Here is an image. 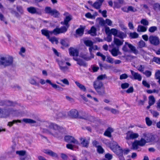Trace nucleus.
<instances>
[{"mask_svg":"<svg viewBox=\"0 0 160 160\" xmlns=\"http://www.w3.org/2000/svg\"><path fill=\"white\" fill-rule=\"evenodd\" d=\"M98 49V47L96 45L93 46L92 45L89 49V51L90 52V55L91 56V58H94V55L92 53V50H97Z\"/></svg>","mask_w":160,"mask_h":160,"instance_id":"nucleus-30","label":"nucleus"},{"mask_svg":"<svg viewBox=\"0 0 160 160\" xmlns=\"http://www.w3.org/2000/svg\"><path fill=\"white\" fill-rule=\"evenodd\" d=\"M16 153L19 155L20 158L24 157L25 155H26V152L24 150L17 151L16 152Z\"/></svg>","mask_w":160,"mask_h":160,"instance_id":"nucleus-32","label":"nucleus"},{"mask_svg":"<svg viewBox=\"0 0 160 160\" xmlns=\"http://www.w3.org/2000/svg\"><path fill=\"white\" fill-rule=\"evenodd\" d=\"M105 158H106L107 159H108L109 160H111L112 159V156L111 154L109 153H108L106 154L105 155Z\"/></svg>","mask_w":160,"mask_h":160,"instance_id":"nucleus-64","label":"nucleus"},{"mask_svg":"<svg viewBox=\"0 0 160 160\" xmlns=\"http://www.w3.org/2000/svg\"><path fill=\"white\" fill-rule=\"evenodd\" d=\"M43 152L45 153H46L52 157L56 158H58V156L56 153L54 152L51 150L48 149H44L43 150Z\"/></svg>","mask_w":160,"mask_h":160,"instance_id":"nucleus-19","label":"nucleus"},{"mask_svg":"<svg viewBox=\"0 0 160 160\" xmlns=\"http://www.w3.org/2000/svg\"><path fill=\"white\" fill-rule=\"evenodd\" d=\"M128 47L130 49L131 51L135 54H137L138 53V51L136 49V47L127 42H125V44L122 48V50L124 52H128L129 50L128 48Z\"/></svg>","mask_w":160,"mask_h":160,"instance_id":"nucleus-5","label":"nucleus"},{"mask_svg":"<svg viewBox=\"0 0 160 160\" xmlns=\"http://www.w3.org/2000/svg\"><path fill=\"white\" fill-rule=\"evenodd\" d=\"M13 58L8 55H0V69H2L13 65Z\"/></svg>","mask_w":160,"mask_h":160,"instance_id":"nucleus-3","label":"nucleus"},{"mask_svg":"<svg viewBox=\"0 0 160 160\" xmlns=\"http://www.w3.org/2000/svg\"><path fill=\"white\" fill-rule=\"evenodd\" d=\"M144 141V145L146 143H150L154 144L158 140V136L151 133H145L142 134V138L141 139Z\"/></svg>","mask_w":160,"mask_h":160,"instance_id":"nucleus-4","label":"nucleus"},{"mask_svg":"<svg viewBox=\"0 0 160 160\" xmlns=\"http://www.w3.org/2000/svg\"><path fill=\"white\" fill-rule=\"evenodd\" d=\"M152 62H155L158 64H160V58L154 57L152 59Z\"/></svg>","mask_w":160,"mask_h":160,"instance_id":"nucleus-50","label":"nucleus"},{"mask_svg":"<svg viewBox=\"0 0 160 160\" xmlns=\"http://www.w3.org/2000/svg\"><path fill=\"white\" fill-rule=\"evenodd\" d=\"M46 82L51 85L54 89H56L59 88V86L55 84L52 83L49 80L47 79L46 80Z\"/></svg>","mask_w":160,"mask_h":160,"instance_id":"nucleus-39","label":"nucleus"},{"mask_svg":"<svg viewBox=\"0 0 160 160\" xmlns=\"http://www.w3.org/2000/svg\"><path fill=\"white\" fill-rule=\"evenodd\" d=\"M80 143L83 147L88 148L89 143V140H87L86 138L81 137L80 138Z\"/></svg>","mask_w":160,"mask_h":160,"instance_id":"nucleus-13","label":"nucleus"},{"mask_svg":"<svg viewBox=\"0 0 160 160\" xmlns=\"http://www.w3.org/2000/svg\"><path fill=\"white\" fill-rule=\"evenodd\" d=\"M113 131V129L111 128H108L104 133V135L109 137H111V133Z\"/></svg>","mask_w":160,"mask_h":160,"instance_id":"nucleus-24","label":"nucleus"},{"mask_svg":"<svg viewBox=\"0 0 160 160\" xmlns=\"http://www.w3.org/2000/svg\"><path fill=\"white\" fill-rule=\"evenodd\" d=\"M111 34H112L114 36H116L118 34V30L115 28H112L111 29Z\"/></svg>","mask_w":160,"mask_h":160,"instance_id":"nucleus-52","label":"nucleus"},{"mask_svg":"<svg viewBox=\"0 0 160 160\" xmlns=\"http://www.w3.org/2000/svg\"><path fill=\"white\" fill-rule=\"evenodd\" d=\"M125 138L127 140L133 139L138 137L139 135L137 133H134L132 131H128L126 133Z\"/></svg>","mask_w":160,"mask_h":160,"instance_id":"nucleus-10","label":"nucleus"},{"mask_svg":"<svg viewBox=\"0 0 160 160\" xmlns=\"http://www.w3.org/2000/svg\"><path fill=\"white\" fill-rule=\"evenodd\" d=\"M22 121L26 123L33 124L34 125L37 123L36 121L29 118H23Z\"/></svg>","mask_w":160,"mask_h":160,"instance_id":"nucleus-23","label":"nucleus"},{"mask_svg":"<svg viewBox=\"0 0 160 160\" xmlns=\"http://www.w3.org/2000/svg\"><path fill=\"white\" fill-rule=\"evenodd\" d=\"M146 43L143 40L140 41L138 44V48H142L145 46Z\"/></svg>","mask_w":160,"mask_h":160,"instance_id":"nucleus-33","label":"nucleus"},{"mask_svg":"<svg viewBox=\"0 0 160 160\" xmlns=\"http://www.w3.org/2000/svg\"><path fill=\"white\" fill-rule=\"evenodd\" d=\"M0 20L1 21L4 22L5 24H7V22L6 21L5 18L4 16L1 13H0Z\"/></svg>","mask_w":160,"mask_h":160,"instance_id":"nucleus-55","label":"nucleus"},{"mask_svg":"<svg viewBox=\"0 0 160 160\" xmlns=\"http://www.w3.org/2000/svg\"><path fill=\"white\" fill-rule=\"evenodd\" d=\"M42 126L43 132L49 133L57 138L62 137L64 132L62 127L52 122H42Z\"/></svg>","mask_w":160,"mask_h":160,"instance_id":"nucleus-1","label":"nucleus"},{"mask_svg":"<svg viewBox=\"0 0 160 160\" xmlns=\"http://www.w3.org/2000/svg\"><path fill=\"white\" fill-rule=\"evenodd\" d=\"M103 86V84L100 81L97 80L94 82V86L95 89H100Z\"/></svg>","mask_w":160,"mask_h":160,"instance_id":"nucleus-21","label":"nucleus"},{"mask_svg":"<svg viewBox=\"0 0 160 160\" xmlns=\"http://www.w3.org/2000/svg\"><path fill=\"white\" fill-rule=\"evenodd\" d=\"M80 57L87 61L89 60H91V58H91V55L90 57H89L87 56L86 54L82 53H81L80 54Z\"/></svg>","mask_w":160,"mask_h":160,"instance_id":"nucleus-31","label":"nucleus"},{"mask_svg":"<svg viewBox=\"0 0 160 160\" xmlns=\"http://www.w3.org/2000/svg\"><path fill=\"white\" fill-rule=\"evenodd\" d=\"M128 78V75L124 73L122 74L120 76V79L121 80L126 79Z\"/></svg>","mask_w":160,"mask_h":160,"instance_id":"nucleus-60","label":"nucleus"},{"mask_svg":"<svg viewBox=\"0 0 160 160\" xmlns=\"http://www.w3.org/2000/svg\"><path fill=\"white\" fill-rule=\"evenodd\" d=\"M104 1V0H97L93 4H92V6L95 8L99 9L100 8Z\"/></svg>","mask_w":160,"mask_h":160,"instance_id":"nucleus-16","label":"nucleus"},{"mask_svg":"<svg viewBox=\"0 0 160 160\" xmlns=\"http://www.w3.org/2000/svg\"><path fill=\"white\" fill-rule=\"evenodd\" d=\"M124 41L122 39L120 40L115 37L113 38V42L118 47L123 44Z\"/></svg>","mask_w":160,"mask_h":160,"instance_id":"nucleus-18","label":"nucleus"},{"mask_svg":"<svg viewBox=\"0 0 160 160\" xmlns=\"http://www.w3.org/2000/svg\"><path fill=\"white\" fill-rule=\"evenodd\" d=\"M132 75L133 78L135 80H138L139 81H141L142 79V77L141 75L138 72H136L132 70H130Z\"/></svg>","mask_w":160,"mask_h":160,"instance_id":"nucleus-17","label":"nucleus"},{"mask_svg":"<svg viewBox=\"0 0 160 160\" xmlns=\"http://www.w3.org/2000/svg\"><path fill=\"white\" fill-rule=\"evenodd\" d=\"M18 122L21 123V120H13L12 122H8V125L9 126H10V127H11L12 126V125L14 123H18Z\"/></svg>","mask_w":160,"mask_h":160,"instance_id":"nucleus-40","label":"nucleus"},{"mask_svg":"<svg viewBox=\"0 0 160 160\" xmlns=\"http://www.w3.org/2000/svg\"><path fill=\"white\" fill-rule=\"evenodd\" d=\"M143 73L147 77H150L151 75V72L149 71H146Z\"/></svg>","mask_w":160,"mask_h":160,"instance_id":"nucleus-63","label":"nucleus"},{"mask_svg":"<svg viewBox=\"0 0 160 160\" xmlns=\"http://www.w3.org/2000/svg\"><path fill=\"white\" fill-rule=\"evenodd\" d=\"M60 69L63 72H65L69 69L68 67L66 66V65L68 66H71V64L68 62H66L64 60H61L58 61Z\"/></svg>","mask_w":160,"mask_h":160,"instance_id":"nucleus-6","label":"nucleus"},{"mask_svg":"<svg viewBox=\"0 0 160 160\" xmlns=\"http://www.w3.org/2000/svg\"><path fill=\"white\" fill-rule=\"evenodd\" d=\"M130 36L132 38H137L138 37V34L136 32H131L130 33Z\"/></svg>","mask_w":160,"mask_h":160,"instance_id":"nucleus-44","label":"nucleus"},{"mask_svg":"<svg viewBox=\"0 0 160 160\" xmlns=\"http://www.w3.org/2000/svg\"><path fill=\"white\" fill-rule=\"evenodd\" d=\"M129 86V84L126 82L122 84L121 85V88L122 89H126L128 88Z\"/></svg>","mask_w":160,"mask_h":160,"instance_id":"nucleus-57","label":"nucleus"},{"mask_svg":"<svg viewBox=\"0 0 160 160\" xmlns=\"http://www.w3.org/2000/svg\"><path fill=\"white\" fill-rule=\"evenodd\" d=\"M137 11V9L134 8L132 6H129L127 8V10H124V11L127 12H128L130 11L134 12Z\"/></svg>","mask_w":160,"mask_h":160,"instance_id":"nucleus-42","label":"nucleus"},{"mask_svg":"<svg viewBox=\"0 0 160 160\" xmlns=\"http://www.w3.org/2000/svg\"><path fill=\"white\" fill-rule=\"evenodd\" d=\"M148 40L150 43L154 46H157L160 43L159 38L156 36L152 35L150 36Z\"/></svg>","mask_w":160,"mask_h":160,"instance_id":"nucleus-8","label":"nucleus"},{"mask_svg":"<svg viewBox=\"0 0 160 160\" xmlns=\"http://www.w3.org/2000/svg\"><path fill=\"white\" fill-rule=\"evenodd\" d=\"M68 114L72 118H82L81 117L79 116V113L76 109H73L71 110L68 112Z\"/></svg>","mask_w":160,"mask_h":160,"instance_id":"nucleus-11","label":"nucleus"},{"mask_svg":"<svg viewBox=\"0 0 160 160\" xmlns=\"http://www.w3.org/2000/svg\"><path fill=\"white\" fill-rule=\"evenodd\" d=\"M29 82L31 84L38 85L39 84V78L36 76L31 78L29 80Z\"/></svg>","mask_w":160,"mask_h":160,"instance_id":"nucleus-14","label":"nucleus"},{"mask_svg":"<svg viewBox=\"0 0 160 160\" xmlns=\"http://www.w3.org/2000/svg\"><path fill=\"white\" fill-rule=\"evenodd\" d=\"M59 14V13L57 10L54 9L52 10L50 15L53 16L54 17L57 18L58 17Z\"/></svg>","mask_w":160,"mask_h":160,"instance_id":"nucleus-35","label":"nucleus"},{"mask_svg":"<svg viewBox=\"0 0 160 160\" xmlns=\"http://www.w3.org/2000/svg\"><path fill=\"white\" fill-rule=\"evenodd\" d=\"M21 160H31V157L29 155H26L24 157L20 158Z\"/></svg>","mask_w":160,"mask_h":160,"instance_id":"nucleus-53","label":"nucleus"},{"mask_svg":"<svg viewBox=\"0 0 160 160\" xmlns=\"http://www.w3.org/2000/svg\"><path fill=\"white\" fill-rule=\"evenodd\" d=\"M84 43L86 46L89 47L90 48L93 45V42L89 40L85 41Z\"/></svg>","mask_w":160,"mask_h":160,"instance_id":"nucleus-43","label":"nucleus"},{"mask_svg":"<svg viewBox=\"0 0 160 160\" xmlns=\"http://www.w3.org/2000/svg\"><path fill=\"white\" fill-rule=\"evenodd\" d=\"M60 43L63 46L66 47L68 46V43H67V42L65 40H61V41Z\"/></svg>","mask_w":160,"mask_h":160,"instance_id":"nucleus-59","label":"nucleus"},{"mask_svg":"<svg viewBox=\"0 0 160 160\" xmlns=\"http://www.w3.org/2000/svg\"><path fill=\"white\" fill-rule=\"evenodd\" d=\"M75 83L80 89L82 90H85L86 89V88L85 86L81 84L78 82L76 81L75 82Z\"/></svg>","mask_w":160,"mask_h":160,"instance_id":"nucleus-38","label":"nucleus"},{"mask_svg":"<svg viewBox=\"0 0 160 160\" xmlns=\"http://www.w3.org/2000/svg\"><path fill=\"white\" fill-rule=\"evenodd\" d=\"M69 52L70 55L73 56H77L78 55V51L73 48H70L69 49Z\"/></svg>","mask_w":160,"mask_h":160,"instance_id":"nucleus-22","label":"nucleus"},{"mask_svg":"<svg viewBox=\"0 0 160 160\" xmlns=\"http://www.w3.org/2000/svg\"><path fill=\"white\" fill-rule=\"evenodd\" d=\"M16 111L12 109H2L0 117L6 118L12 114H16Z\"/></svg>","mask_w":160,"mask_h":160,"instance_id":"nucleus-7","label":"nucleus"},{"mask_svg":"<svg viewBox=\"0 0 160 160\" xmlns=\"http://www.w3.org/2000/svg\"><path fill=\"white\" fill-rule=\"evenodd\" d=\"M149 104L150 106H151L153 105L155 102V99L154 97L151 96H150L149 98Z\"/></svg>","mask_w":160,"mask_h":160,"instance_id":"nucleus-37","label":"nucleus"},{"mask_svg":"<svg viewBox=\"0 0 160 160\" xmlns=\"http://www.w3.org/2000/svg\"><path fill=\"white\" fill-rule=\"evenodd\" d=\"M84 32V29L83 28H79L76 31V33L77 34L81 36L83 34Z\"/></svg>","mask_w":160,"mask_h":160,"instance_id":"nucleus-41","label":"nucleus"},{"mask_svg":"<svg viewBox=\"0 0 160 160\" xmlns=\"http://www.w3.org/2000/svg\"><path fill=\"white\" fill-rule=\"evenodd\" d=\"M147 28L143 26L139 25L138 26L137 28L138 32H144L147 31Z\"/></svg>","mask_w":160,"mask_h":160,"instance_id":"nucleus-29","label":"nucleus"},{"mask_svg":"<svg viewBox=\"0 0 160 160\" xmlns=\"http://www.w3.org/2000/svg\"><path fill=\"white\" fill-rule=\"evenodd\" d=\"M52 10L50 7H47L45 8V11L46 13L51 14Z\"/></svg>","mask_w":160,"mask_h":160,"instance_id":"nucleus-49","label":"nucleus"},{"mask_svg":"<svg viewBox=\"0 0 160 160\" xmlns=\"http://www.w3.org/2000/svg\"><path fill=\"white\" fill-rule=\"evenodd\" d=\"M116 36L123 40V38L126 37V35L124 32L119 31L118 32V34H117Z\"/></svg>","mask_w":160,"mask_h":160,"instance_id":"nucleus-34","label":"nucleus"},{"mask_svg":"<svg viewBox=\"0 0 160 160\" xmlns=\"http://www.w3.org/2000/svg\"><path fill=\"white\" fill-rule=\"evenodd\" d=\"M85 16L87 18L91 19H95V15H92L89 12H88L86 13Z\"/></svg>","mask_w":160,"mask_h":160,"instance_id":"nucleus-48","label":"nucleus"},{"mask_svg":"<svg viewBox=\"0 0 160 160\" xmlns=\"http://www.w3.org/2000/svg\"><path fill=\"white\" fill-rule=\"evenodd\" d=\"M64 15L66 16L63 22H61V24L65 26L62 27L60 28H56L54 29V32L55 34L62 33L66 32L68 28L69 25L68 22L72 19V16L68 12H65Z\"/></svg>","mask_w":160,"mask_h":160,"instance_id":"nucleus-2","label":"nucleus"},{"mask_svg":"<svg viewBox=\"0 0 160 160\" xmlns=\"http://www.w3.org/2000/svg\"><path fill=\"white\" fill-rule=\"evenodd\" d=\"M65 117V114L62 112H59L57 113L55 117L57 119H59L64 118Z\"/></svg>","mask_w":160,"mask_h":160,"instance_id":"nucleus-36","label":"nucleus"},{"mask_svg":"<svg viewBox=\"0 0 160 160\" xmlns=\"http://www.w3.org/2000/svg\"><path fill=\"white\" fill-rule=\"evenodd\" d=\"M141 52L142 53L143 58L146 60H148L149 59V54L147 53L143 50L142 49L141 50Z\"/></svg>","mask_w":160,"mask_h":160,"instance_id":"nucleus-28","label":"nucleus"},{"mask_svg":"<svg viewBox=\"0 0 160 160\" xmlns=\"http://www.w3.org/2000/svg\"><path fill=\"white\" fill-rule=\"evenodd\" d=\"M48 39H49V41H50L52 43H53L54 42H55V43L56 44H57L58 43V40L55 37H53L51 38L49 37V38Z\"/></svg>","mask_w":160,"mask_h":160,"instance_id":"nucleus-46","label":"nucleus"},{"mask_svg":"<svg viewBox=\"0 0 160 160\" xmlns=\"http://www.w3.org/2000/svg\"><path fill=\"white\" fill-rule=\"evenodd\" d=\"M145 120L146 124L148 126H150L152 125V122L148 117H146Z\"/></svg>","mask_w":160,"mask_h":160,"instance_id":"nucleus-51","label":"nucleus"},{"mask_svg":"<svg viewBox=\"0 0 160 160\" xmlns=\"http://www.w3.org/2000/svg\"><path fill=\"white\" fill-rule=\"evenodd\" d=\"M157 30V28L156 26L151 27L148 29V31L151 33H153Z\"/></svg>","mask_w":160,"mask_h":160,"instance_id":"nucleus-45","label":"nucleus"},{"mask_svg":"<svg viewBox=\"0 0 160 160\" xmlns=\"http://www.w3.org/2000/svg\"><path fill=\"white\" fill-rule=\"evenodd\" d=\"M15 151V147L14 146H12L9 149L8 151V153L10 154H12Z\"/></svg>","mask_w":160,"mask_h":160,"instance_id":"nucleus-58","label":"nucleus"},{"mask_svg":"<svg viewBox=\"0 0 160 160\" xmlns=\"http://www.w3.org/2000/svg\"><path fill=\"white\" fill-rule=\"evenodd\" d=\"M96 29L94 26H92L91 29L88 31V33L92 36H95L96 35Z\"/></svg>","mask_w":160,"mask_h":160,"instance_id":"nucleus-27","label":"nucleus"},{"mask_svg":"<svg viewBox=\"0 0 160 160\" xmlns=\"http://www.w3.org/2000/svg\"><path fill=\"white\" fill-rule=\"evenodd\" d=\"M105 32L107 35H111V30L109 27L105 26Z\"/></svg>","mask_w":160,"mask_h":160,"instance_id":"nucleus-47","label":"nucleus"},{"mask_svg":"<svg viewBox=\"0 0 160 160\" xmlns=\"http://www.w3.org/2000/svg\"><path fill=\"white\" fill-rule=\"evenodd\" d=\"M141 23L144 25L147 26L149 24L148 21L145 19H142L141 21Z\"/></svg>","mask_w":160,"mask_h":160,"instance_id":"nucleus-56","label":"nucleus"},{"mask_svg":"<svg viewBox=\"0 0 160 160\" xmlns=\"http://www.w3.org/2000/svg\"><path fill=\"white\" fill-rule=\"evenodd\" d=\"M73 59L77 62V64L80 66H86V64L81 59L77 58H73Z\"/></svg>","mask_w":160,"mask_h":160,"instance_id":"nucleus-26","label":"nucleus"},{"mask_svg":"<svg viewBox=\"0 0 160 160\" xmlns=\"http://www.w3.org/2000/svg\"><path fill=\"white\" fill-rule=\"evenodd\" d=\"M106 75L105 74L101 75L98 76L97 78V80H103L106 78Z\"/></svg>","mask_w":160,"mask_h":160,"instance_id":"nucleus-61","label":"nucleus"},{"mask_svg":"<svg viewBox=\"0 0 160 160\" xmlns=\"http://www.w3.org/2000/svg\"><path fill=\"white\" fill-rule=\"evenodd\" d=\"M54 31V29L52 31H49L48 30L46 29H42L41 30L42 34L46 36L48 38H49L50 35L52 34L53 33L55 35H57L59 33L55 34V33L54 32H53Z\"/></svg>","mask_w":160,"mask_h":160,"instance_id":"nucleus-15","label":"nucleus"},{"mask_svg":"<svg viewBox=\"0 0 160 160\" xmlns=\"http://www.w3.org/2000/svg\"><path fill=\"white\" fill-rule=\"evenodd\" d=\"M87 97L89 98V100H93L96 102H98V101L97 98H96L92 97L91 96V95L90 94H88L87 95Z\"/></svg>","mask_w":160,"mask_h":160,"instance_id":"nucleus-54","label":"nucleus"},{"mask_svg":"<svg viewBox=\"0 0 160 160\" xmlns=\"http://www.w3.org/2000/svg\"><path fill=\"white\" fill-rule=\"evenodd\" d=\"M144 141L141 139L140 140H135L132 143V147L131 149L133 150H137L139 148V146H144Z\"/></svg>","mask_w":160,"mask_h":160,"instance_id":"nucleus-9","label":"nucleus"},{"mask_svg":"<svg viewBox=\"0 0 160 160\" xmlns=\"http://www.w3.org/2000/svg\"><path fill=\"white\" fill-rule=\"evenodd\" d=\"M65 140L68 143H73L75 144L78 143V142L73 137L71 136H67L64 137Z\"/></svg>","mask_w":160,"mask_h":160,"instance_id":"nucleus-12","label":"nucleus"},{"mask_svg":"<svg viewBox=\"0 0 160 160\" xmlns=\"http://www.w3.org/2000/svg\"><path fill=\"white\" fill-rule=\"evenodd\" d=\"M109 51L111 52L112 55L114 57L117 56L118 55L121 54V52L119 51L118 48H114Z\"/></svg>","mask_w":160,"mask_h":160,"instance_id":"nucleus-20","label":"nucleus"},{"mask_svg":"<svg viewBox=\"0 0 160 160\" xmlns=\"http://www.w3.org/2000/svg\"><path fill=\"white\" fill-rule=\"evenodd\" d=\"M27 11L30 13L33 14L37 13V9L35 8L32 7H31L27 8Z\"/></svg>","mask_w":160,"mask_h":160,"instance_id":"nucleus-25","label":"nucleus"},{"mask_svg":"<svg viewBox=\"0 0 160 160\" xmlns=\"http://www.w3.org/2000/svg\"><path fill=\"white\" fill-rule=\"evenodd\" d=\"M97 55L98 56L101 57L102 58V59L103 61H105L106 58V57L104 55L101 53V52H97Z\"/></svg>","mask_w":160,"mask_h":160,"instance_id":"nucleus-62","label":"nucleus"}]
</instances>
